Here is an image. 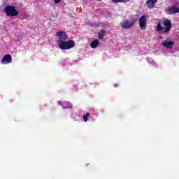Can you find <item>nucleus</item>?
Segmentation results:
<instances>
[{
	"label": "nucleus",
	"instance_id": "nucleus-1",
	"mask_svg": "<svg viewBox=\"0 0 179 179\" xmlns=\"http://www.w3.org/2000/svg\"><path fill=\"white\" fill-rule=\"evenodd\" d=\"M4 12L6 16L10 17H15V16H19V11L16 9L14 6H7L4 8Z\"/></svg>",
	"mask_w": 179,
	"mask_h": 179
},
{
	"label": "nucleus",
	"instance_id": "nucleus-2",
	"mask_svg": "<svg viewBox=\"0 0 179 179\" xmlns=\"http://www.w3.org/2000/svg\"><path fill=\"white\" fill-rule=\"evenodd\" d=\"M59 47L61 50H71V48H73L75 47V42L73 41H69L58 43Z\"/></svg>",
	"mask_w": 179,
	"mask_h": 179
},
{
	"label": "nucleus",
	"instance_id": "nucleus-3",
	"mask_svg": "<svg viewBox=\"0 0 179 179\" xmlns=\"http://www.w3.org/2000/svg\"><path fill=\"white\" fill-rule=\"evenodd\" d=\"M163 24L165 26V28L164 29V33H165V34H169V32L171 30V27H173V25L171 24V20L166 19L163 21Z\"/></svg>",
	"mask_w": 179,
	"mask_h": 179
},
{
	"label": "nucleus",
	"instance_id": "nucleus-4",
	"mask_svg": "<svg viewBox=\"0 0 179 179\" xmlns=\"http://www.w3.org/2000/svg\"><path fill=\"white\" fill-rule=\"evenodd\" d=\"M138 23L141 30H146V27L148 26V20L146 19V15L141 16L139 19Z\"/></svg>",
	"mask_w": 179,
	"mask_h": 179
},
{
	"label": "nucleus",
	"instance_id": "nucleus-5",
	"mask_svg": "<svg viewBox=\"0 0 179 179\" xmlns=\"http://www.w3.org/2000/svg\"><path fill=\"white\" fill-rule=\"evenodd\" d=\"M56 36L58 37V41H57L58 44L65 41V40L68 38V35H66V33L64 31H57L56 33Z\"/></svg>",
	"mask_w": 179,
	"mask_h": 179
},
{
	"label": "nucleus",
	"instance_id": "nucleus-6",
	"mask_svg": "<svg viewBox=\"0 0 179 179\" xmlns=\"http://www.w3.org/2000/svg\"><path fill=\"white\" fill-rule=\"evenodd\" d=\"M135 24V20H127L121 23L122 29H131Z\"/></svg>",
	"mask_w": 179,
	"mask_h": 179
},
{
	"label": "nucleus",
	"instance_id": "nucleus-7",
	"mask_svg": "<svg viewBox=\"0 0 179 179\" xmlns=\"http://www.w3.org/2000/svg\"><path fill=\"white\" fill-rule=\"evenodd\" d=\"M12 62V56L9 54L4 55L1 59V64L3 65H6V64H10Z\"/></svg>",
	"mask_w": 179,
	"mask_h": 179
},
{
	"label": "nucleus",
	"instance_id": "nucleus-8",
	"mask_svg": "<svg viewBox=\"0 0 179 179\" xmlns=\"http://www.w3.org/2000/svg\"><path fill=\"white\" fill-rule=\"evenodd\" d=\"M168 15H175V13H179V8L176 6H171L167 10Z\"/></svg>",
	"mask_w": 179,
	"mask_h": 179
},
{
	"label": "nucleus",
	"instance_id": "nucleus-9",
	"mask_svg": "<svg viewBox=\"0 0 179 179\" xmlns=\"http://www.w3.org/2000/svg\"><path fill=\"white\" fill-rule=\"evenodd\" d=\"M157 1L159 0H147L145 2V5L148 9H153L155 6H156V3H157Z\"/></svg>",
	"mask_w": 179,
	"mask_h": 179
},
{
	"label": "nucleus",
	"instance_id": "nucleus-10",
	"mask_svg": "<svg viewBox=\"0 0 179 179\" xmlns=\"http://www.w3.org/2000/svg\"><path fill=\"white\" fill-rule=\"evenodd\" d=\"M174 43L173 42H170V41H164L162 43V45H163V47H166V48L167 49H171L173 48V45Z\"/></svg>",
	"mask_w": 179,
	"mask_h": 179
},
{
	"label": "nucleus",
	"instance_id": "nucleus-11",
	"mask_svg": "<svg viewBox=\"0 0 179 179\" xmlns=\"http://www.w3.org/2000/svg\"><path fill=\"white\" fill-rule=\"evenodd\" d=\"M104 36H106V31L101 30L98 33V38L99 40H103L104 38Z\"/></svg>",
	"mask_w": 179,
	"mask_h": 179
},
{
	"label": "nucleus",
	"instance_id": "nucleus-12",
	"mask_svg": "<svg viewBox=\"0 0 179 179\" xmlns=\"http://www.w3.org/2000/svg\"><path fill=\"white\" fill-rule=\"evenodd\" d=\"M130 0H112L113 3H127V2H129Z\"/></svg>",
	"mask_w": 179,
	"mask_h": 179
},
{
	"label": "nucleus",
	"instance_id": "nucleus-13",
	"mask_svg": "<svg viewBox=\"0 0 179 179\" xmlns=\"http://www.w3.org/2000/svg\"><path fill=\"white\" fill-rule=\"evenodd\" d=\"M97 45H99V41H97V40L92 41L90 44L91 48H96V47H97Z\"/></svg>",
	"mask_w": 179,
	"mask_h": 179
},
{
	"label": "nucleus",
	"instance_id": "nucleus-14",
	"mask_svg": "<svg viewBox=\"0 0 179 179\" xmlns=\"http://www.w3.org/2000/svg\"><path fill=\"white\" fill-rule=\"evenodd\" d=\"M157 31H162L163 30H164V27L162 26V24L160 22H158L157 24Z\"/></svg>",
	"mask_w": 179,
	"mask_h": 179
},
{
	"label": "nucleus",
	"instance_id": "nucleus-15",
	"mask_svg": "<svg viewBox=\"0 0 179 179\" xmlns=\"http://www.w3.org/2000/svg\"><path fill=\"white\" fill-rule=\"evenodd\" d=\"M89 117H90V113H87L86 114H85L83 115V118L85 122H87V120H88L87 118H89Z\"/></svg>",
	"mask_w": 179,
	"mask_h": 179
},
{
	"label": "nucleus",
	"instance_id": "nucleus-16",
	"mask_svg": "<svg viewBox=\"0 0 179 179\" xmlns=\"http://www.w3.org/2000/svg\"><path fill=\"white\" fill-rule=\"evenodd\" d=\"M61 2V0H55V3H59Z\"/></svg>",
	"mask_w": 179,
	"mask_h": 179
},
{
	"label": "nucleus",
	"instance_id": "nucleus-17",
	"mask_svg": "<svg viewBox=\"0 0 179 179\" xmlns=\"http://www.w3.org/2000/svg\"><path fill=\"white\" fill-rule=\"evenodd\" d=\"M57 104H59V106H61L62 103H61V101H57Z\"/></svg>",
	"mask_w": 179,
	"mask_h": 179
},
{
	"label": "nucleus",
	"instance_id": "nucleus-18",
	"mask_svg": "<svg viewBox=\"0 0 179 179\" xmlns=\"http://www.w3.org/2000/svg\"><path fill=\"white\" fill-rule=\"evenodd\" d=\"M64 108H72V106H69V107H66Z\"/></svg>",
	"mask_w": 179,
	"mask_h": 179
},
{
	"label": "nucleus",
	"instance_id": "nucleus-19",
	"mask_svg": "<svg viewBox=\"0 0 179 179\" xmlns=\"http://www.w3.org/2000/svg\"><path fill=\"white\" fill-rule=\"evenodd\" d=\"M115 87H117V86H118V85H114Z\"/></svg>",
	"mask_w": 179,
	"mask_h": 179
},
{
	"label": "nucleus",
	"instance_id": "nucleus-20",
	"mask_svg": "<svg viewBox=\"0 0 179 179\" xmlns=\"http://www.w3.org/2000/svg\"><path fill=\"white\" fill-rule=\"evenodd\" d=\"M96 1H101V0H96Z\"/></svg>",
	"mask_w": 179,
	"mask_h": 179
}]
</instances>
